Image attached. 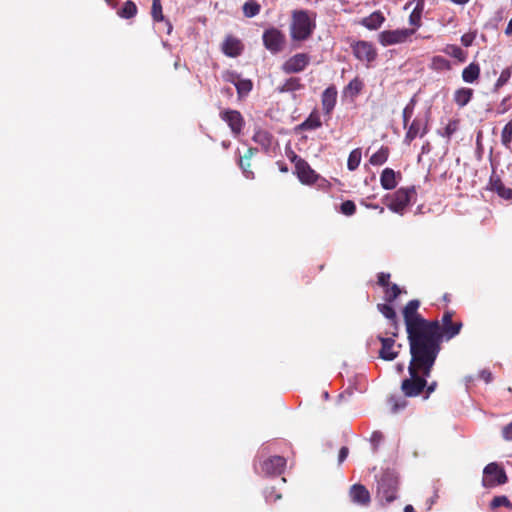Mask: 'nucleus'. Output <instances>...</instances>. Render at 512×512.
Wrapping results in <instances>:
<instances>
[{"label": "nucleus", "instance_id": "nucleus-42", "mask_svg": "<svg viewBox=\"0 0 512 512\" xmlns=\"http://www.w3.org/2000/svg\"><path fill=\"white\" fill-rule=\"evenodd\" d=\"M511 75H512L511 67H507V68L503 69L502 72L500 73L499 78L497 79V81L495 83V89L498 90L499 88H501L505 84H507V82L511 78Z\"/></svg>", "mask_w": 512, "mask_h": 512}, {"label": "nucleus", "instance_id": "nucleus-25", "mask_svg": "<svg viewBox=\"0 0 512 512\" xmlns=\"http://www.w3.org/2000/svg\"><path fill=\"white\" fill-rule=\"evenodd\" d=\"M380 183L386 190L394 189L397 186L395 171L391 168H385L381 173Z\"/></svg>", "mask_w": 512, "mask_h": 512}, {"label": "nucleus", "instance_id": "nucleus-20", "mask_svg": "<svg viewBox=\"0 0 512 512\" xmlns=\"http://www.w3.org/2000/svg\"><path fill=\"white\" fill-rule=\"evenodd\" d=\"M489 185L490 190L495 192L502 199L512 200V189L506 187L499 176L493 174L490 177Z\"/></svg>", "mask_w": 512, "mask_h": 512}, {"label": "nucleus", "instance_id": "nucleus-44", "mask_svg": "<svg viewBox=\"0 0 512 512\" xmlns=\"http://www.w3.org/2000/svg\"><path fill=\"white\" fill-rule=\"evenodd\" d=\"M340 212L346 216H351L356 212V205L352 200L342 202Z\"/></svg>", "mask_w": 512, "mask_h": 512}, {"label": "nucleus", "instance_id": "nucleus-38", "mask_svg": "<svg viewBox=\"0 0 512 512\" xmlns=\"http://www.w3.org/2000/svg\"><path fill=\"white\" fill-rule=\"evenodd\" d=\"M235 87L238 96L241 98L246 96L252 90L253 83L249 79H240Z\"/></svg>", "mask_w": 512, "mask_h": 512}, {"label": "nucleus", "instance_id": "nucleus-12", "mask_svg": "<svg viewBox=\"0 0 512 512\" xmlns=\"http://www.w3.org/2000/svg\"><path fill=\"white\" fill-rule=\"evenodd\" d=\"M286 467V459L282 456H271L260 463V473L266 476L280 475Z\"/></svg>", "mask_w": 512, "mask_h": 512}, {"label": "nucleus", "instance_id": "nucleus-17", "mask_svg": "<svg viewBox=\"0 0 512 512\" xmlns=\"http://www.w3.org/2000/svg\"><path fill=\"white\" fill-rule=\"evenodd\" d=\"M257 152V148L250 147L244 155L239 156L238 165L247 179H254V172L251 170V159Z\"/></svg>", "mask_w": 512, "mask_h": 512}, {"label": "nucleus", "instance_id": "nucleus-63", "mask_svg": "<svg viewBox=\"0 0 512 512\" xmlns=\"http://www.w3.org/2000/svg\"><path fill=\"white\" fill-rule=\"evenodd\" d=\"M433 503H434V500H433V499H430V504H429V506H428L427 510H430V509H431V506H432V504H433Z\"/></svg>", "mask_w": 512, "mask_h": 512}, {"label": "nucleus", "instance_id": "nucleus-26", "mask_svg": "<svg viewBox=\"0 0 512 512\" xmlns=\"http://www.w3.org/2000/svg\"><path fill=\"white\" fill-rule=\"evenodd\" d=\"M472 97H473V90L471 88L463 87V88L457 89L455 91L453 99H454V102L459 107H464L470 102Z\"/></svg>", "mask_w": 512, "mask_h": 512}, {"label": "nucleus", "instance_id": "nucleus-21", "mask_svg": "<svg viewBox=\"0 0 512 512\" xmlns=\"http://www.w3.org/2000/svg\"><path fill=\"white\" fill-rule=\"evenodd\" d=\"M222 50L229 57H237L243 50L241 41L233 36H228L222 45Z\"/></svg>", "mask_w": 512, "mask_h": 512}, {"label": "nucleus", "instance_id": "nucleus-51", "mask_svg": "<svg viewBox=\"0 0 512 512\" xmlns=\"http://www.w3.org/2000/svg\"><path fill=\"white\" fill-rule=\"evenodd\" d=\"M438 384L436 381H432L431 383H427V386L425 387V396L424 399H428L429 396L436 390Z\"/></svg>", "mask_w": 512, "mask_h": 512}, {"label": "nucleus", "instance_id": "nucleus-2", "mask_svg": "<svg viewBox=\"0 0 512 512\" xmlns=\"http://www.w3.org/2000/svg\"><path fill=\"white\" fill-rule=\"evenodd\" d=\"M411 359L408 366L409 378L401 383V390L406 397L419 396L427 386V378L431 375L436 358L422 349L409 344Z\"/></svg>", "mask_w": 512, "mask_h": 512}, {"label": "nucleus", "instance_id": "nucleus-23", "mask_svg": "<svg viewBox=\"0 0 512 512\" xmlns=\"http://www.w3.org/2000/svg\"><path fill=\"white\" fill-rule=\"evenodd\" d=\"M322 126V121L318 111H313L307 117L305 121L298 125L299 130L307 131V130H315Z\"/></svg>", "mask_w": 512, "mask_h": 512}, {"label": "nucleus", "instance_id": "nucleus-32", "mask_svg": "<svg viewBox=\"0 0 512 512\" xmlns=\"http://www.w3.org/2000/svg\"><path fill=\"white\" fill-rule=\"evenodd\" d=\"M361 158H362V153L359 148L352 150L348 156L347 168L350 171L356 170L360 165Z\"/></svg>", "mask_w": 512, "mask_h": 512}, {"label": "nucleus", "instance_id": "nucleus-15", "mask_svg": "<svg viewBox=\"0 0 512 512\" xmlns=\"http://www.w3.org/2000/svg\"><path fill=\"white\" fill-rule=\"evenodd\" d=\"M425 6V0H410L404 6L405 10L412 9L409 15V23L415 28L421 26L422 14Z\"/></svg>", "mask_w": 512, "mask_h": 512}, {"label": "nucleus", "instance_id": "nucleus-48", "mask_svg": "<svg viewBox=\"0 0 512 512\" xmlns=\"http://www.w3.org/2000/svg\"><path fill=\"white\" fill-rule=\"evenodd\" d=\"M383 440V434L380 431H374L370 437V442L373 445V449L377 450L378 446Z\"/></svg>", "mask_w": 512, "mask_h": 512}, {"label": "nucleus", "instance_id": "nucleus-50", "mask_svg": "<svg viewBox=\"0 0 512 512\" xmlns=\"http://www.w3.org/2000/svg\"><path fill=\"white\" fill-rule=\"evenodd\" d=\"M502 437L506 441H512V421L502 428Z\"/></svg>", "mask_w": 512, "mask_h": 512}, {"label": "nucleus", "instance_id": "nucleus-1", "mask_svg": "<svg viewBox=\"0 0 512 512\" xmlns=\"http://www.w3.org/2000/svg\"><path fill=\"white\" fill-rule=\"evenodd\" d=\"M420 301L410 300L402 309V315L406 327L409 344L422 349L423 347L431 356L437 359L441 351L443 340L449 341L457 336L462 327V321H453L454 311L446 310L441 321L426 320L418 312Z\"/></svg>", "mask_w": 512, "mask_h": 512}, {"label": "nucleus", "instance_id": "nucleus-3", "mask_svg": "<svg viewBox=\"0 0 512 512\" xmlns=\"http://www.w3.org/2000/svg\"><path fill=\"white\" fill-rule=\"evenodd\" d=\"M399 479L392 470H385L377 479L376 499L381 504H388L397 498Z\"/></svg>", "mask_w": 512, "mask_h": 512}, {"label": "nucleus", "instance_id": "nucleus-22", "mask_svg": "<svg viewBox=\"0 0 512 512\" xmlns=\"http://www.w3.org/2000/svg\"><path fill=\"white\" fill-rule=\"evenodd\" d=\"M385 21V17L379 11H375L362 19L361 24L368 30H377Z\"/></svg>", "mask_w": 512, "mask_h": 512}, {"label": "nucleus", "instance_id": "nucleus-35", "mask_svg": "<svg viewBox=\"0 0 512 512\" xmlns=\"http://www.w3.org/2000/svg\"><path fill=\"white\" fill-rule=\"evenodd\" d=\"M261 6L254 0H249L243 4L242 10L246 17L251 18L260 12Z\"/></svg>", "mask_w": 512, "mask_h": 512}, {"label": "nucleus", "instance_id": "nucleus-45", "mask_svg": "<svg viewBox=\"0 0 512 512\" xmlns=\"http://www.w3.org/2000/svg\"><path fill=\"white\" fill-rule=\"evenodd\" d=\"M265 499L267 502L273 503L281 499V494L278 493L275 487H267L264 491Z\"/></svg>", "mask_w": 512, "mask_h": 512}, {"label": "nucleus", "instance_id": "nucleus-14", "mask_svg": "<svg viewBox=\"0 0 512 512\" xmlns=\"http://www.w3.org/2000/svg\"><path fill=\"white\" fill-rule=\"evenodd\" d=\"M407 131L404 137V142L406 144H411V142L418 136L423 137L427 132V121L423 118L416 117L410 125H407Z\"/></svg>", "mask_w": 512, "mask_h": 512}, {"label": "nucleus", "instance_id": "nucleus-13", "mask_svg": "<svg viewBox=\"0 0 512 512\" xmlns=\"http://www.w3.org/2000/svg\"><path fill=\"white\" fill-rule=\"evenodd\" d=\"M352 51L358 60L366 61L368 63L374 61L377 56L376 49L371 43L366 41L355 42L352 45Z\"/></svg>", "mask_w": 512, "mask_h": 512}, {"label": "nucleus", "instance_id": "nucleus-41", "mask_svg": "<svg viewBox=\"0 0 512 512\" xmlns=\"http://www.w3.org/2000/svg\"><path fill=\"white\" fill-rule=\"evenodd\" d=\"M415 100L412 98L410 102L404 107L402 112V118H403V126L404 128H407L408 122L410 118L413 116L414 108H415Z\"/></svg>", "mask_w": 512, "mask_h": 512}, {"label": "nucleus", "instance_id": "nucleus-55", "mask_svg": "<svg viewBox=\"0 0 512 512\" xmlns=\"http://www.w3.org/2000/svg\"><path fill=\"white\" fill-rule=\"evenodd\" d=\"M311 34H292L293 39L295 41H304L306 40Z\"/></svg>", "mask_w": 512, "mask_h": 512}, {"label": "nucleus", "instance_id": "nucleus-43", "mask_svg": "<svg viewBox=\"0 0 512 512\" xmlns=\"http://www.w3.org/2000/svg\"><path fill=\"white\" fill-rule=\"evenodd\" d=\"M502 506L512 508V504H511L510 500L504 495L503 496H495L492 499V501L490 502L491 509H496V508H499Z\"/></svg>", "mask_w": 512, "mask_h": 512}, {"label": "nucleus", "instance_id": "nucleus-24", "mask_svg": "<svg viewBox=\"0 0 512 512\" xmlns=\"http://www.w3.org/2000/svg\"><path fill=\"white\" fill-rule=\"evenodd\" d=\"M364 82L360 77L353 78L344 88V94L351 99H355L363 90Z\"/></svg>", "mask_w": 512, "mask_h": 512}, {"label": "nucleus", "instance_id": "nucleus-8", "mask_svg": "<svg viewBox=\"0 0 512 512\" xmlns=\"http://www.w3.org/2000/svg\"><path fill=\"white\" fill-rule=\"evenodd\" d=\"M315 28V14L307 10L292 13L291 32H312Z\"/></svg>", "mask_w": 512, "mask_h": 512}, {"label": "nucleus", "instance_id": "nucleus-52", "mask_svg": "<svg viewBox=\"0 0 512 512\" xmlns=\"http://www.w3.org/2000/svg\"><path fill=\"white\" fill-rule=\"evenodd\" d=\"M475 34H463L461 38V42L464 46L468 47L472 44L474 40Z\"/></svg>", "mask_w": 512, "mask_h": 512}, {"label": "nucleus", "instance_id": "nucleus-54", "mask_svg": "<svg viewBox=\"0 0 512 512\" xmlns=\"http://www.w3.org/2000/svg\"><path fill=\"white\" fill-rule=\"evenodd\" d=\"M479 377L486 383H490L492 381V373L489 370H482L479 373Z\"/></svg>", "mask_w": 512, "mask_h": 512}, {"label": "nucleus", "instance_id": "nucleus-53", "mask_svg": "<svg viewBox=\"0 0 512 512\" xmlns=\"http://www.w3.org/2000/svg\"><path fill=\"white\" fill-rule=\"evenodd\" d=\"M348 454H349L348 447L343 446L340 449L339 454H338V462H339V464H341L347 458Z\"/></svg>", "mask_w": 512, "mask_h": 512}, {"label": "nucleus", "instance_id": "nucleus-34", "mask_svg": "<svg viewBox=\"0 0 512 512\" xmlns=\"http://www.w3.org/2000/svg\"><path fill=\"white\" fill-rule=\"evenodd\" d=\"M445 53L453 58H456L460 62H464L467 58V52L457 45H448L445 48Z\"/></svg>", "mask_w": 512, "mask_h": 512}, {"label": "nucleus", "instance_id": "nucleus-10", "mask_svg": "<svg viewBox=\"0 0 512 512\" xmlns=\"http://www.w3.org/2000/svg\"><path fill=\"white\" fill-rule=\"evenodd\" d=\"M311 57L307 53H297L288 58L281 66L285 74H296L304 71L310 64Z\"/></svg>", "mask_w": 512, "mask_h": 512}, {"label": "nucleus", "instance_id": "nucleus-62", "mask_svg": "<svg viewBox=\"0 0 512 512\" xmlns=\"http://www.w3.org/2000/svg\"><path fill=\"white\" fill-rule=\"evenodd\" d=\"M444 300L447 301V302L450 301V296L448 294H445L444 295Z\"/></svg>", "mask_w": 512, "mask_h": 512}, {"label": "nucleus", "instance_id": "nucleus-40", "mask_svg": "<svg viewBox=\"0 0 512 512\" xmlns=\"http://www.w3.org/2000/svg\"><path fill=\"white\" fill-rule=\"evenodd\" d=\"M432 68L434 70L444 71V70H449L451 68V65H450V62L446 58H444L442 56H435L432 59Z\"/></svg>", "mask_w": 512, "mask_h": 512}, {"label": "nucleus", "instance_id": "nucleus-5", "mask_svg": "<svg viewBox=\"0 0 512 512\" xmlns=\"http://www.w3.org/2000/svg\"><path fill=\"white\" fill-rule=\"evenodd\" d=\"M289 158L294 163L295 174L302 184L311 185L317 181L319 175L310 167L306 160L299 157L293 151H290Z\"/></svg>", "mask_w": 512, "mask_h": 512}, {"label": "nucleus", "instance_id": "nucleus-37", "mask_svg": "<svg viewBox=\"0 0 512 512\" xmlns=\"http://www.w3.org/2000/svg\"><path fill=\"white\" fill-rule=\"evenodd\" d=\"M401 289L397 284H390L385 288V301L388 303H392L400 294Z\"/></svg>", "mask_w": 512, "mask_h": 512}, {"label": "nucleus", "instance_id": "nucleus-29", "mask_svg": "<svg viewBox=\"0 0 512 512\" xmlns=\"http://www.w3.org/2000/svg\"><path fill=\"white\" fill-rule=\"evenodd\" d=\"M252 140L267 150L271 146L272 135L266 130L259 129L255 131Z\"/></svg>", "mask_w": 512, "mask_h": 512}, {"label": "nucleus", "instance_id": "nucleus-49", "mask_svg": "<svg viewBox=\"0 0 512 512\" xmlns=\"http://www.w3.org/2000/svg\"><path fill=\"white\" fill-rule=\"evenodd\" d=\"M390 277L391 275L389 273H385V272H380L377 276V283L378 285H380L381 287H384L386 288L387 286L390 285Z\"/></svg>", "mask_w": 512, "mask_h": 512}, {"label": "nucleus", "instance_id": "nucleus-28", "mask_svg": "<svg viewBox=\"0 0 512 512\" xmlns=\"http://www.w3.org/2000/svg\"><path fill=\"white\" fill-rule=\"evenodd\" d=\"M479 76H480V67L476 63H470L462 71V79L466 83L475 82L479 78Z\"/></svg>", "mask_w": 512, "mask_h": 512}, {"label": "nucleus", "instance_id": "nucleus-57", "mask_svg": "<svg viewBox=\"0 0 512 512\" xmlns=\"http://www.w3.org/2000/svg\"><path fill=\"white\" fill-rule=\"evenodd\" d=\"M451 2L458 4V5H464L468 3L470 0H450Z\"/></svg>", "mask_w": 512, "mask_h": 512}, {"label": "nucleus", "instance_id": "nucleus-30", "mask_svg": "<svg viewBox=\"0 0 512 512\" xmlns=\"http://www.w3.org/2000/svg\"><path fill=\"white\" fill-rule=\"evenodd\" d=\"M304 88V85L302 84L300 78L298 77H291L287 79L282 86L278 88L279 92H294L298 91Z\"/></svg>", "mask_w": 512, "mask_h": 512}, {"label": "nucleus", "instance_id": "nucleus-56", "mask_svg": "<svg viewBox=\"0 0 512 512\" xmlns=\"http://www.w3.org/2000/svg\"><path fill=\"white\" fill-rule=\"evenodd\" d=\"M278 165H279V169L281 172H283V173L288 172V167L286 166V164L278 162Z\"/></svg>", "mask_w": 512, "mask_h": 512}, {"label": "nucleus", "instance_id": "nucleus-19", "mask_svg": "<svg viewBox=\"0 0 512 512\" xmlns=\"http://www.w3.org/2000/svg\"><path fill=\"white\" fill-rule=\"evenodd\" d=\"M263 41L265 47L272 53L282 51L285 46L284 34H263Z\"/></svg>", "mask_w": 512, "mask_h": 512}, {"label": "nucleus", "instance_id": "nucleus-64", "mask_svg": "<svg viewBox=\"0 0 512 512\" xmlns=\"http://www.w3.org/2000/svg\"><path fill=\"white\" fill-rule=\"evenodd\" d=\"M398 370L401 372L403 370V366L402 365H398Z\"/></svg>", "mask_w": 512, "mask_h": 512}, {"label": "nucleus", "instance_id": "nucleus-16", "mask_svg": "<svg viewBox=\"0 0 512 512\" xmlns=\"http://www.w3.org/2000/svg\"><path fill=\"white\" fill-rule=\"evenodd\" d=\"M349 496L354 503L361 506H367L371 501L370 492L362 484L352 485L349 490Z\"/></svg>", "mask_w": 512, "mask_h": 512}, {"label": "nucleus", "instance_id": "nucleus-46", "mask_svg": "<svg viewBox=\"0 0 512 512\" xmlns=\"http://www.w3.org/2000/svg\"><path fill=\"white\" fill-rule=\"evenodd\" d=\"M459 126V120L458 119H452L448 122L446 127L444 128V136L447 138H450L458 129Z\"/></svg>", "mask_w": 512, "mask_h": 512}, {"label": "nucleus", "instance_id": "nucleus-36", "mask_svg": "<svg viewBox=\"0 0 512 512\" xmlns=\"http://www.w3.org/2000/svg\"><path fill=\"white\" fill-rule=\"evenodd\" d=\"M136 13H137V7H136L135 3L132 1H126L124 3L123 7L118 12V14L122 18H126V19L134 17L136 15Z\"/></svg>", "mask_w": 512, "mask_h": 512}, {"label": "nucleus", "instance_id": "nucleus-47", "mask_svg": "<svg viewBox=\"0 0 512 512\" xmlns=\"http://www.w3.org/2000/svg\"><path fill=\"white\" fill-rule=\"evenodd\" d=\"M222 77L224 81L232 83L234 86H236L238 81L241 79L240 75L233 71L224 72Z\"/></svg>", "mask_w": 512, "mask_h": 512}, {"label": "nucleus", "instance_id": "nucleus-60", "mask_svg": "<svg viewBox=\"0 0 512 512\" xmlns=\"http://www.w3.org/2000/svg\"><path fill=\"white\" fill-rule=\"evenodd\" d=\"M505 32H512V18L510 19Z\"/></svg>", "mask_w": 512, "mask_h": 512}, {"label": "nucleus", "instance_id": "nucleus-33", "mask_svg": "<svg viewBox=\"0 0 512 512\" xmlns=\"http://www.w3.org/2000/svg\"><path fill=\"white\" fill-rule=\"evenodd\" d=\"M501 143L502 145L510 149L512 143V119L506 123L501 132Z\"/></svg>", "mask_w": 512, "mask_h": 512}, {"label": "nucleus", "instance_id": "nucleus-39", "mask_svg": "<svg viewBox=\"0 0 512 512\" xmlns=\"http://www.w3.org/2000/svg\"><path fill=\"white\" fill-rule=\"evenodd\" d=\"M151 15L155 22H163L164 21L161 0H152Z\"/></svg>", "mask_w": 512, "mask_h": 512}, {"label": "nucleus", "instance_id": "nucleus-18", "mask_svg": "<svg viewBox=\"0 0 512 512\" xmlns=\"http://www.w3.org/2000/svg\"><path fill=\"white\" fill-rule=\"evenodd\" d=\"M337 102V89L335 86L327 87L321 95V104L325 114H330Z\"/></svg>", "mask_w": 512, "mask_h": 512}, {"label": "nucleus", "instance_id": "nucleus-6", "mask_svg": "<svg viewBox=\"0 0 512 512\" xmlns=\"http://www.w3.org/2000/svg\"><path fill=\"white\" fill-rule=\"evenodd\" d=\"M393 334L385 335V331L377 335V340L381 343L379 350V358L385 361H393L396 359L402 348V344L396 343V338Z\"/></svg>", "mask_w": 512, "mask_h": 512}, {"label": "nucleus", "instance_id": "nucleus-4", "mask_svg": "<svg viewBox=\"0 0 512 512\" xmlns=\"http://www.w3.org/2000/svg\"><path fill=\"white\" fill-rule=\"evenodd\" d=\"M416 197L414 186L401 187L392 194H388L384 198L385 205L393 212L403 214L409 206L412 198Z\"/></svg>", "mask_w": 512, "mask_h": 512}, {"label": "nucleus", "instance_id": "nucleus-27", "mask_svg": "<svg viewBox=\"0 0 512 512\" xmlns=\"http://www.w3.org/2000/svg\"><path fill=\"white\" fill-rule=\"evenodd\" d=\"M409 35L410 34H380L379 42L383 46L404 43L407 41Z\"/></svg>", "mask_w": 512, "mask_h": 512}, {"label": "nucleus", "instance_id": "nucleus-9", "mask_svg": "<svg viewBox=\"0 0 512 512\" xmlns=\"http://www.w3.org/2000/svg\"><path fill=\"white\" fill-rule=\"evenodd\" d=\"M219 116L222 121L227 123L234 136H238L242 133L245 120L238 110L223 109L220 111Z\"/></svg>", "mask_w": 512, "mask_h": 512}, {"label": "nucleus", "instance_id": "nucleus-61", "mask_svg": "<svg viewBox=\"0 0 512 512\" xmlns=\"http://www.w3.org/2000/svg\"><path fill=\"white\" fill-rule=\"evenodd\" d=\"M165 26H166L167 32H171L172 25L168 21H165Z\"/></svg>", "mask_w": 512, "mask_h": 512}, {"label": "nucleus", "instance_id": "nucleus-7", "mask_svg": "<svg viewBox=\"0 0 512 512\" xmlns=\"http://www.w3.org/2000/svg\"><path fill=\"white\" fill-rule=\"evenodd\" d=\"M508 477L505 470L496 462L489 463L483 470L482 485L486 488L495 487L507 483Z\"/></svg>", "mask_w": 512, "mask_h": 512}, {"label": "nucleus", "instance_id": "nucleus-58", "mask_svg": "<svg viewBox=\"0 0 512 512\" xmlns=\"http://www.w3.org/2000/svg\"><path fill=\"white\" fill-rule=\"evenodd\" d=\"M404 512H415L414 507L410 504L404 507Z\"/></svg>", "mask_w": 512, "mask_h": 512}, {"label": "nucleus", "instance_id": "nucleus-31", "mask_svg": "<svg viewBox=\"0 0 512 512\" xmlns=\"http://www.w3.org/2000/svg\"><path fill=\"white\" fill-rule=\"evenodd\" d=\"M389 148L386 146H382L377 152L372 154L369 159V162L374 166H380L384 164L389 156Z\"/></svg>", "mask_w": 512, "mask_h": 512}, {"label": "nucleus", "instance_id": "nucleus-11", "mask_svg": "<svg viewBox=\"0 0 512 512\" xmlns=\"http://www.w3.org/2000/svg\"><path fill=\"white\" fill-rule=\"evenodd\" d=\"M377 309L388 320L385 335L393 334V336H399L400 326L394 308L387 302L378 304Z\"/></svg>", "mask_w": 512, "mask_h": 512}, {"label": "nucleus", "instance_id": "nucleus-59", "mask_svg": "<svg viewBox=\"0 0 512 512\" xmlns=\"http://www.w3.org/2000/svg\"><path fill=\"white\" fill-rule=\"evenodd\" d=\"M221 145H222V147H223L224 149H228V148L230 147V145H231V142H230V141H223V142L221 143Z\"/></svg>", "mask_w": 512, "mask_h": 512}]
</instances>
